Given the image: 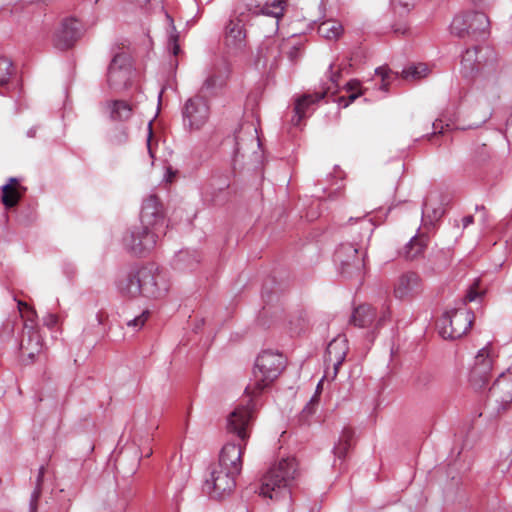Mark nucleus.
Instances as JSON below:
<instances>
[{
  "label": "nucleus",
  "mask_w": 512,
  "mask_h": 512,
  "mask_svg": "<svg viewBox=\"0 0 512 512\" xmlns=\"http://www.w3.org/2000/svg\"><path fill=\"white\" fill-rule=\"evenodd\" d=\"M254 418L251 405L238 404L227 418V431L237 436V441H228L222 448L217 466L239 474L242 470V455L250 437Z\"/></svg>",
  "instance_id": "nucleus-1"
},
{
  "label": "nucleus",
  "mask_w": 512,
  "mask_h": 512,
  "mask_svg": "<svg viewBox=\"0 0 512 512\" xmlns=\"http://www.w3.org/2000/svg\"><path fill=\"white\" fill-rule=\"evenodd\" d=\"M168 289L166 278L153 266L133 267L118 283L119 292L128 298L158 299Z\"/></svg>",
  "instance_id": "nucleus-2"
},
{
  "label": "nucleus",
  "mask_w": 512,
  "mask_h": 512,
  "mask_svg": "<svg viewBox=\"0 0 512 512\" xmlns=\"http://www.w3.org/2000/svg\"><path fill=\"white\" fill-rule=\"evenodd\" d=\"M350 233H356L354 243L341 244L335 252V262L339 265L341 274L352 277L360 276L365 267V254L359 255V243L369 240L374 230V224L371 219L359 217L349 219Z\"/></svg>",
  "instance_id": "nucleus-3"
},
{
  "label": "nucleus",
  "mask_w": 512,
  "mask_h": 512,
  "mask_svg": "<svg viewBox=\"0 0 512 512\" xmlns=\"http://www.w3.org/2000/svg\"><path fill=\"white\" fill-rule=\"evenodd\" d=\"M285 367V358L282 354L270 350L263 351L256 359L253 374L246 386L245 394L248 397L243 405H251L254 413L253 399L261 394L280 375Z\"/></svg>",
  "instance_id": "nucleus-4"
},
{
  "label": "nucleus",
  "mask_w": 512,
  "mask_h": 512,
  "mask_svg": "<svg viewBox=\"0 0 512 512\" xmlns=\"http://www.w3.org/2000/svg\"><path fill=\"white\" fill-rule=\"evenodd\" d=\"M298 473V463L294 457L287 456L279 459L264 475L259 494L272 500L287 495Z\"/></svg>",
  "instance_id": "nucleus-5"
},
{
  "label": "nucleus",
  "mask_w": 512,
  "mask_h": 512,
  "mask_svg": "<svg viewBox=\"0 0 512 512\" xmlns=\"http://www.w3.org/2000/svg\"><path fill=\"white\" fill-rule=\"evenodd\" d=\"M165 233L154 227L137 224L124 235L123 245L130 253L143 256L155 248L158 239Z\"/></svg>",
  "instance_id": "nucleus-6"
},
{
  "label": "nucleus",
  "mask_w": 512,
  "mask_h": 512,
  "mask_svg": "<svg viewBox=\"0 0 512 512\" xmlns=\"http://www.w3.org/2000/svg\"><path fill=\"white\" fill-rule=\"evenodd\" d=\"M474 321V313L465 308L446 312L439 320V334L444 339H458L465 335Z\"/></svg>",
  "instance_id": "nucleus-7"
},
{
  "label": "nucleus",
  "mask_w": 512,
  "mask_h": 512,
  "mask_svg": "<svg viewBox=\"0 0 512 512\" xmlns=\"http://www.w3.org/2000/svg\"><path fill=\"white\" fill-rule=\"evenodd\" d=\"M495 354L490 346L479 350L469 374V383L475 391H483L490 380Z\"/></svg>",
  "instance_id": "nucleus-8"
},
{
  "label": "nucleus",
  "mask_w": 512,
  "mask_h": 512,
  "mask_svg": "<svg viewBox=\"0 0 512 512\" xmlns=\"http://www.w3.org/2000/svg\"><path fill=\"white\" fill-rule=\"evenodd\" d=\"M210 118V107L206 99L196 95L188 99L183 108V125L189 132L200 131Z\"/></svg>",
  "instance_id": "nucleus-9"
},
{
  "label": "nucleus",
  "mask_w": 512,
  "mask_h": 512,
  "mask_svg": "<svg viewBox=\"0 0 512 512\" xmlns=\"http://www.w3.org/2000/svg\"><path fill=\"white\" fill-rule=\"evenodd\" d=\"M237 475V473L215 465L211 468L210 475L204 483V490L212 498L219 499L229 495L236 486L235 477Z\"/></svg>",
  "instance_id": "nucleus-10"
},
{
  "label": "nucleus",
  "mask_w": 512,
  "mask_h": 512,
  "mask_svg": "<svg viewBox=\"0 0 512 512\" xmlns=\"http://www.w3.org/2000/svg\"><path fill=\"white\" fill-rule=\"evenodd\" d=\"M423 281L420 275L413 271L400 274L393 284V295L401 301H410L423 292Z\"/></svg>",
  "instance_id": "nucleus-11"
},
{
  "label": "nucleus",
  "mask_w": 512,
  "mask_h": 512,
  "mask_svg": "<svg viewBox=\"0 0 512 512\" xmlns=\"http://www.w3.org/2000/svg\"><path fill=\"white\" fill-rule=\"evenodd\" d=\"M132 75L130 57L124 53L116 54L108 68L107 82L110 87L121 88L129 85Z\"/></svg>",
  "instance_id": "nucleus-12"
},
{
  "label": "nucleus",
  "mask_w": 512,
  "mask_h": 512,
  "mask_svg": "<svg viewBox=\"0 0 512 512\" xmlns=\"http://www.w3.org/2000/svg\"><path fill=\"white\" fill-rule=\"evenodd\" d=\"M491 50L488 47L476 46L467 49L461 60V73L464 77H474L488 60Z\"/></svg>",
  "instance_id": "nucleus-13"
},
{
  "label": "nucleus",
  "mask_w": 512,
  "mask_h": 512,
  "mask_svg": "<svg viewBox=\"0 0 512 512\" xmlns=\"http://www.w3.org/2000/svg\"><path fill=\"white\" fill-rule=\"evenodd\" d=\"M139 224L166 231L162 207L156 196H149L142 205Z\"/></svg>",
  "instance_id": "nucleus-14"
},
{
  "label": "nucleus",
  "mask_w": 512,
  "mask_h": 512,
  "mask_svg": "<svg viewBox=\"0 0 512 512\" xmlns=\"http://www.w3.org/2000/svg\"><path fill=\"white\" fill-rule=\"evenodd\" d=\"M80 33V24L76 19H66L54 35V45L60 50L73 46Z\"/></svg>",
  "instance_id": "nucleus-15"
},
{
  "label": "nucleus",
  "mask_w": 512,
  "mask_h": 512,
  "mask_svg": "<svg viewBox=\"0 0 512 512\" xmlns=\"http://www.w3.org/2000/svg\"><path fill=\"white\" fill-rule=\"evenodd\" d=\"M489 394L501 404L512 402V368H508L506 372L499 375L489 388Z\"/></svg>",
  "instance_id": "nucleus-16"
},
{
  "label": "nucleus",
  "mask_w": 512,
  "mask_h": 512,
  "mask_svg": "<svg viewBox=\"0 0 512 512\" xmlns=\"http://www.w3.org/2000/svg\"><path fill=\"white\" fill-rule=\"evenodd\" d=\"M348 352L347 340L343 337L334 338L326 349V364L333 367V377L338 373L339 367L344 362Z\"/></svg>",
  "instance_id": "nucleus-17"
},
{
  "label": "nucleus",
  "mask_w": 512,
  "mask_h": 512,
  "mask_svg": "<svg viewBox=\"0 0 512 512\" xmlns=\"http://www.w3.org/2000/svg\"><path fill=\"white\" fill-rule=\"evenodd\" d=\"M325 96V93H314V94H305L298 98L295 102L294 107V116L292 117V124L294 126L300 125L302 119H304L307 116V112L309 111V108L312 104H315L316 102L323 99Z\"/></svg>",
  "instance_id": "nucleus-18"
},
{
  "label": "nucleus",
  "mask_w": 512,
  "mask_h": 512,
  "mask_svg": "<svg viewBox=\"0 0 512 512\" xmlns=\"http://www.w3.org/2000/svg\"><path fill=\"white\" fill-rule=\"evenodd\" d=\"M246 33L240 20L230 21L226 27V45L232 49L240 50L245 45Z\"/></svg>",
  "instance_id": "nucleus-19"
},
{
  "label": "nucleus",
  "mask_w": 512,
  "mask_h": 512,
  "mask_svg": "<svg viewBox=\"0 0 512 512\" xmlns=\"http://www.w3.org/2000/svg\"><path fill=\"white\" fill-rule=\"evenodd\" d=\"M375 318L376 311L368 304L358 306L352 314V322L360 328H374Z\"/></svg>",
  "instance_id": "nucleus-20"
},
{
  "label": "nucleus",
  "mask_w": 512,
  "mask_h": 512,
  "mask_svg": "<svg viewBox=\"0 0 512 512\" xmlns=\"http://www.w3.org/2000/svg\"><path fill=\"white\" fill-rule=\"evenodd\" d=\"M110 118L114 121H126L133 114L132 106L124 100H111L106 103Z\"/></svg>",
  "instance_id": "nucleus-21"
},
{
  "label": "nucleus",
  "mask_w": 512,
  "mask_h": 512,
  "mask_svg": "<svg viewBox=\"0 0 512 512\" xmlns=\"http://www.w3.org/2000/svg\"><path fill=\"white\" fill-rule=\"evenodd\" d=\"M469 31L467 36L480 37L485 36L489 33L490 21L488 16L483 12H472V18L470 19Z\"/></svg>",
  "instance_id": "nucleus-22"
},
{
  "label": "nucleus",
  "mask_w": 512,
  "mask_h": 512,
  "mask_svg": "<svg viewBox=\"0 0 512 512\" xmlns=\"http://www.w3.org/2000/svg\"><path fill=\"white\" fill-rule=\"evenodd\" d=\"M280 55V44L276 38L266 39L260 46L258 56L263 65L273 64Z\"/></svg>",
  "instance_id": "nucleus-23"
},
{
  "label": "nucleus",
  "mask_w": 512,
  "mask_h": 512,
  "mask_svg": "<svg viewBox=\"0 0 512 512\" xmlns=\"http://www.w3.org/2000/svg\"><path fill=\"white\" fill-rule=\"evenodd\" d=\"M1 189V200L5 207L10 208L15 206L21 197V193L19 192L18 179L11 177L8 183L3 185Z\"/></svg>",
  "instance_id": "nucleus-24"
},
{
  "label": "nucleus",
  "mask_w": 512,
  "mask_h": 512,
  "mask_svg": "<svg viewBox=\"0 0 512 512\" xmlns=\"http://www.w3.org/2000/svg\"><path fill=\"white\" fill-rule=\"evenodd\" d=\"M427 241V238L424 236L412 237L411 240L403 248L402 255L409 260L418 257L424 252L427 246Z\"/></svg>",
  "instance_id": "nucleus-25"
},
{
  "label": "nucleus",
  "mask_w": 512,
  "mask_h": 512,
  "mask_svg": "<svg viewBox=\"0 0 512 512\" xmlns=\"http://www.w3.org/2000/svg\"><path fill=\"white\" fill-rule=\"evenodd\" d=\"M471 18L472 12L456 15L450 24L451 34L459 38L466 37L467 31H469Z\"/></svg>",
  "instance_id": "nucleus-26"
},
{
  "label": "nucleus",
  "mask_w": 512,
  "mask_h": 512,
  "mask_svg": "<svg viewBox=\"0 0 512 512\" xmlns=\"http://www.w3.org/2000/svg\"><path fill=\"white\" fill-rule=\"evenodd\" d=\"M343 33L341 23L334 20H327L318 26V34L328 40H336Z\"/></svg>",
  "instance_id": "nucleus-27"
},
{
  "label": "nucleus",
  "mask_w": 512,
  "mask_h": 512,
  "mask_svg": "<svg viewBox=\"0 0 512 512\" xmlns=\"http://www.w3.org/2000/svg\"><path fill=\"white\" fill-rule=\"evenodd\" d=\"M430 73V69L425 63L411 64L402 70L401 76L405 80L418 81L425 78Z\"/></svg>",
  "instance_id": "nucleus-28"
},
{
  "label": "nucleus",
  "mask_w": 512,
  "mask_h": 512,
  "mask_svg": "<svg viewBox=\"0 0 512 512\" xmlns=\"http://www.w3.org/2000/svg\"><path fill=\"white\" fill-rule=\"evenodd\" d=\"M353 431L350 428H344L340 438L333 448V453L338 459H344L351 447Z\"/></svg>",
  "instance_id": "nucleus-29"
},
{
  "label": "nucleus",
  "mask_w": 512,
  "mask_h": 512,
  "mask_svg": "<svg viewBox=\"0 0 512 512\" xmlns=\"http://www.w3.org/2000/svg\"><path fill=\"white\" fill-rule=\"evenodd\" d=\"M286 4V0H275L271 3H266L261 8L260 13L266 16L281 18L284 15Z\"/></svg>",
  "instance_id": "nucleus-30"
},
{
  "label": "nucleus",
  "mask_w": 512,
  "mask_h": 512,
  "mask_svg": "<svg viewBox=\"0 0 512 512\" xmlns=\"http://www.w3.org/2000/svg\"><path fill=\"white\" fill-rule=\"evenodd\" d=\"M43 476H44V467L42 466V467H40L39 472H38L36 487L31 494L30 512H36V510H37V502H38V500L40 498V494H41V484L43 481Z\"/></svg>",
  "instance_id": "nucleus-31"
},
{
  "label": "nucleus",
  "mask_w": 512,
  "mask_h": 512,
  "mask_svg": "<svg viewBox=\"0 0 512 512\" xmlns=\"http://www.w3.org/2000/svg\"><path fill=\"white\" fill-rule=\"evenodd\" d=\"M11 75L12 62L8 58H0V87L8 83Z\"/></svg>",
  "instance_id": "nucleus-32"
},
{
  "label": "nucleus",
  "mask_w": 512,
  "mask_h": 512,
  "mask_svg": "<svg viewBox=\"0 0 512 512\" xmlns=\"http://www.w3.org/2000/svg\"><path fill=\"white\" fill-rule=\"evenodd\" d=\"M223 80L215 74L209 75L202 84L201 91L211 93L216 88L223 85Z\"/></svg>",
  "instance_id": "nucleus-33"
},
{
  "label": "nucleus",
  "mask_w": 512,
  "mask_h": 512,
  "mask_svg": "<svg viewBox=\"0 0 512 512\" xmlns=\"http://www.w3.org/2000/svg\"><path fill=\"white\" fill-rule=\"evenodd\" d=\"M150 312L148 310L142 311V313L132 319L127 320L126 325L135 331L140 330L148 320Z\"/></svg>",
  "instance_id": "nucleus-34"
},
{
  "label": "nucleus",
  "mask_w": 512,
  "mask_h": 512,
  "mask_svg": "<svg viewBox=\"0 0 512 512\" xmlns=\"http://www.w3.org/2000/svg\"><path fill=\"white\" fill-rule=\"evenodd\" d=\"M167 18H168V20L171 23V32H170L169 39H168V47L171 50L172 54L174 56H176L179 53V51H180V47H179V44H178V34H177L176 29H175V27L173 25V20L170 18L169 15H167Z\"/></svg>",
  "instance_id": "nucleus-35"
},
{
  "label": "nucleus",
  "mask_w": 512,
  "mask_h": 512,
  "mask_svg": "<svg viewBox=\"0 0 512 512\" xmlns=\"http://www.w3.org/2000/svg\"><path fill=\"white\" fill-rule=\"evenodd\" d=\"M319 402V395L318 392H316L310 401L307 403V405L303 408L301 417L307 421L310 416H312L316 412V408Z\"/></svg>",
  "instance_id": "nucleus-36"
},
{
  "label": "nucleus",
  "mask_w": 512,
  "mask_h": 512,
  "mask_svg": "<svg viewBox=\"0 0 512 512\" xmlns=\"http://www.w3.org/2000/svg\"><path fill=\"white\" fill-rule=\"evenodd\" d=\"M391 320V310L389 306H385L381 309L379 315L376 314L374 329H379L385 323Z\"/></svg>",
  "instance_id": "nucleus-37"
},
{
  "label": "nucleus",
  "mask_w": 512,
  "mask_h": 512,
  "mask_svg": "<svg viewBox=\"0 0 512 512\" xmlns=\"http://www.w3.org/2000/svg\"><path fill=\"white\" fill-rule=\"evenodd\" d=\"M419 0H392L394 8L399 12H408L414 8Z\"/></svg>",
  "instance_id": "nucleus-38"
},
{
  "label": "nucleus",
  "mask_w": 512,
  "mask_h": 512,
  "mask_svg": "<svg viewBox=\"0 0 512 512\" xmlns=\"http://www.w3.org/2000/svg\"><path fill=\"white\" fill-rule=\"evenodd\" d=\"M128 133L124 128H117L113 133L109 136V141L114 145H120L127 141Z\"/></svg>",
  "instance_id": "nucleus-39"
},
{
  "label": "nucleus",
  "mask_w": 512,
  "mask_h": 512,
  "mask_svg": "<svg viewBox=\"0 0 512 512\" xmlns=\"http://www.w3.org/2000/svg\"><path fill=\"white\" fill-rule=\"evenodd\" d=\"M375 74L382 79L381 89L387 90L388 80L390 79L391 70L386 66H381L375 69Z\"/></svg>",
  "instance_id": "nucleus-40"
},
{
  "label": "nucleus",
  "mask_w": 512,
  "mask_h": 512,
  "mask_svg": "<svg viewBox=\"0 0 512 512\" xmlns=\"http://www.w3.org/2000/svg\"><path fill=\"white\" fill-rule=\"evenodd\" d=\"M346 87L347 91L351 92V94L349 95V102L344 106H347L349 103L353 102L360 95V92H358L360 83L358 81H350L347 83Z\"/></svg>",
  "instance_id": "nucleus-41"
},
{
  "label": "nucleus",
  "mask_w": 512,
  "mask_h": 512,
  "mask_svg": "<svg viewBox=\"0 0 512 512\" xmlns=\"http://www.w3.org/2000/svg\"><path fill=\"white\" fill-rule=\"evenodd\" d=\"M147 128H148L147 149H148V153H149L150 157L154 158L153 147H152V144H151V140H152V136H153L152 122L151 121L148 123V127Z\"/></svg>",
  "instance_id": "nucleus-42"
},
{
  "label": "nucleus",
  "mask_w": 512,
  "mask_h": 512,
  "mask_svg": "<svg viewBox=\"0 0 512 512\" xmlns=\"http://www.w3.org/2000/svg\"><path fill=\"white\" fill-rule=\"evenodd\" d=\"M480 296V294L478 293L476 287L472 286L469 291L467 292L466 294V297H465V301L467 302H473L475 301L478 297Z\"/></svg>",
  "instance_id": "nucleus-43"
},
{
  "label": "nucleus",
  "mask_w": 512,
  "mask_h": 512,
  "mask_svg": "<svg viewBox=\"0 0 512 512\" xmlns=\"http://www.w3.org/2000/svg\"><path fill=\"white\" fill-rule=\"evenodd\" d=\"M45 322L47 325H55L57 322V317L53 314H49Z\"/></svg>",
  "instance_id": "nucleus-44"
},
{
  "label": "nucleus",
  "mask_w": 512,
  "mask_h": 512,
  "mask_svg": "<svg viewBox=\"0 0 512 512\" xmlns=\"http://www.w3.org/2000/svg\"><path fill=\"white\" fill-rule=\"evenodd\" d=\"M462 222H463V226L464 227H467L469 226L470 224L473 223V217L472 216H465L463 219H462Z\"/></svg>",
  "instance_id": "nucleus-45"
},
{
  "label": "nucleus",
  "mask_w": 512,
  "mask_h": 512,
  "mask_svg": "<svg viewBox=\"0 0 512 512\" xmlns=\"http://www.w3.org/2000/svg\"><path fill=\"white\" fill-rule=\"evenodd\" d=\"M18 308H19L20 312H22L24 308L27 309V310H30L28 305L26 303H24V302H21V301L18 302Z\"/></svg>",
  "instance_id": "nucleus-46"
},
{
  "label": "nucleus",
  "mask_w": 512,
  "mask_h": 512,
  "mask_svg": "<svg viewBox=\"0 0 512 512\" xmlns=\"http://www.w3.org/2000/svg\"><path fill=\"white\" fill-rule=\"evenodd\" d=\"M433 214H434V216H433L434 219H439L442 216V210L441 209L434 210Z\"/></svg>",
  "instance_id": "nucleus-47"
},
{
  "label": "nucleus",
  "mask_w": 512,
  "mask_h": 512,
  "mask_svg": "<svg viewBox=\"0 0 512 512\" xmlns=\"http://www.w3.org/2000/svg\"><path fill=\"white\" fill-rule=\"evenodd\" d=\"M475 5H483L485 3V0H472Z\"/></svg>",
  "instance_id": "nucleus-48"
},
{
  "label": "nucleus",
  "mask_w": 512,
  "mask_h": 512,
  "mask_svg": "<svg viewBox=\"0 0 512 512\" xmlns=\"http://www.w3.org/2000/svg\"><path fill=\"white\" fill-rule=\"evenodd\" d=\"M423 215H428V204L425 203L423 206Z\"/></svg>",
  "instance_id": "nucleus-49"
},
{
  "label": "nucleus",
  "mask_w": 512,
  "mask_h": 512,
  "mask_svg": "<svg viewBox=\"0 0 512 512\" xmlns=\"http://www.w3.org/2000/svg\"><path fill=\"white\" fill-rule=\"evenodd\" d=\"M407 31V28H403V29H395V32L396 33H401V34H405Z\"/></svg>",
  "instance_id": "nucleus-50"
},
{
  "label": "nucleus",
  "mask_w": 512,
  "mask_h": 512,
  "mask_svg": "<svg viewBox=\"0 0 512 512\" xmlns=\"http://www.w3.org/2000/svg\"><path fill=\"white\" fill-rule=\"evenodd\" d=\"M30 314H31V315L29 316V318H28V319H29V320H31V321H33V317H34L35 312H34V311H32V310H30Z\"/></svg>",
  "instance_id": "nucleus-51"
},
{
  "label": "nucleus",
  "mask_w": 512,
  "mask_h": 512,
  "mask_svg": "<svg viewBox=\"0 0 512 512\" xmlns=\"http://www.w3.org/2000/svg\"><path fill=\"white\" fill-rule=\"evenodd\" d=\"M151 454H152V450H151V449H148V451H146L145 456H146V457H149Z\"/></svg>",
  "instance_id": "nucleus-52"
},
{
  "label": "nucleus",
  "mask_w": 512,
  "mask_h": 512,
  "mask_svg": "<svg viewBox=\"0 0 512 512\" xmlns=\"http://www.w3.org/2000/svg\"><path fill=\"white\" fill-rule=\"evenodd\" d=\"M34 355H35V353H34L33 351H31V352H29V353H28V356H29L31 359H33V358H34Z\"/></svg>",
  "instance_id": "nucleus-53"
}]
</instances>
